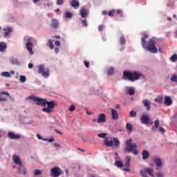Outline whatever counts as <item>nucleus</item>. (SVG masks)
I'll return each mask as SVG.
<instances>
[{
    "label": "nucleus",
    "instance_id": "nucleus-1",
    "mask_svg": "<svg viewBox=\"0 0 177 177\" xmlns=\"http://www.w3.org/2000/svg\"><path fill=\"white\" fill-rule=\"evenodd\" d=\"M28 99L33 100L37 106H41V107H44L42 111L47 114H52V113H53V109L56 106V102L55 101L48 102L46 100L39 98L35 95H30L28 97Z\"/></svg>",
    "mask_w": 177,
    "mask_h": 177
},
{
    "label": "nucleus",
    "instance_id": "nucleus-2",
    "mask_svg": "<svg viewBox=\"0 0 177 177\" xmlns=\"http://www.w3.org/2000/svg\"><path fill=\"white\" fill-rule=\"evenodd\" d=\"M147 39H149L148 35H145L141 38V45L142 48L145 49V50H148V52H150L151 53H156L157 52V47H156L154 40L153 39H150L147 43H146Z\"/></svg>",
    "mask_w": 177,
    "mask_h": 177
},
{
    "label": "nucleus",
    "instance_id": "nucleus-3",
    "mask_svg": "<svg viewBox=\"0 0 177 177\" xmlns=\"http://www.w3.org/2000/svg\"><path fill=\"white\" fill-rule=\"evenodd\" d=\"M143 77V74L139 71H124L123 72V75L122 76V80H128L131 82H135V81H138L139 78Z\"/></svg>",
    "mask_w": 177,
    "mask_h": 177
},
{
    "label": "nucleus",
    "instance_id": "nucleus-4",
    "mask_svg": "<svg viewBox=\"0 0 177 177\" xmlns=\"http://www.w3.org/2000/svg\"><path fill=\"white\" fill-rule=\"evenodd\" d=\"M125 151L127 153H133L134 156H138L139 154V151H138V145L136 143L132 144V139L127 140L125 142Z\"/></svg>",
    "mask_w": 177,
    "mask_h": 177
},
{
    "label": "nucleus",
    "instance_id": "nucleus-5",
    "mask_svg": "<svg viewBox=\"0 0 177 177\" xmlns=\"http://www.w3.org/2000/svg\"><path fill=\"white\" fill-rule=\"evenodd\" d=\"M104 143L107 147H113V145H114L115 147L120 149V140H118V138H113V140H109V138L106 137L104 139Z\"/></svg>",
    "mask_w": 177,
    "mask_h": 177
},
{
    "label": "nucleus",
    "instance_id": "nucleus-6",
    "mask_svg": "<svg viewBox=\"0 0 177 177\" xmlns=\"http://www.w3.org/2000/svg\"><path fill=\"white\" fill-rule=\"evenodd\" d=\"M38 73L41 74L44 78H48L50 75L49 68H45V65L41 64L39 66Z\"/></svg>",
    "mask_w": 177,
    "mask_h": 177
},
{
    "label": "nucleus",
    "instance_id": "nucleus-7",
    "mask_svg": "<svg viewBox=\"0 0 177 177\" xmlns=\"http://www.w3.org/2000/svg\"><path fill=\"white\" fill-rule=\"evenodd\" d=\"M34 44V38L30 37L27 39L26 46L28 51H29L30 55H33L34 51H32V44Z\"/></svg>",
    "mask_w": 177,
    "mask_h": 177
},
{
    "label": "nucleus",
    "instance_id": "nucleus-8",
    "mask_svg": "<svg viewBox=\"0 0 177 177\" xmlns=\"http://www.w3.org/2000/svg\"><path fill=\"white\" fill-rule=\"evenodd\" d=\"M62 174H63V172L59 167H53L51 169V176L59 177Z\"/></svg>",
    "mask_w": 177,
    "mask_h": 177
},
{
    "label": "nucleus",
    "instance_id": "nucleus-9",
    "mask_svg": "<svg viewBox=\"0 0 177 177\" xmlns=\"http://www.w3.org/2000/svg\"><path fill=\"white\" fill-rule=\"evenodd\" d=\"M8 97H11L10 94L8 91H1L0 92V99H3L1 102H6L8 100Z\"/></svg>",
    "mask_w": 177,
    "mask_h": 177
},
{
    "label": "nucleus",
    "instance_id": "nucleus-10",
    "mask_svg": "<svg viewBox=\"0 0 177 177\" xmlns=\"http://www.w3.org/2000/svg\"><path fill=\"white\" fill-rule=\"evenodd\" d=\"M140 120L141 121V124H144L145 125L150 124V117L147 115H142Z\"/></svg>",
    "mask_w": 177,
    "mask_h": 177
},
{
    "label": "nucleus",
    "instance_id": "nucleus-11",
    "mask_svg": "<svg viewBox=\"0 0 177 177\" xmlns=\"http://www.w3.org/2000/svg\"><path fill=\"white\" fill-rule=\"evenodd\" d=\"M142 104L147 111H150V110H151V102L150 100L145 99L142 101Z\"/></svg>",
    "mask_w": 177,
    "mask_h": 177
},
{
    "label": "nucleus",
    "instance_id": "nucleus-12",
    "mask_svg": "<svg viewBox=\"0 0 177 177\" xmlns=\"http://www.w3.org/2000/svg\"><path fill=\"white\" fill-rule=\"evenodd\" d=\"M80 13L81 17H82L83 19H85L88 17V15H89V10H88L86 8H82Z\"/></svg>",
    "mask_w": 177,
    "mask_h": 177
},
{
    "label": "nucleus",
    "instance_id": "nucleus-13",
    "mask_svg": "<svg viewBox=\"0 0 177 177\" xmlns=\"http://www.w3.org/2000/svg\"><path fill=\"white\" fill-rule=\"evenodd\" d=\"M12 161L15 162L17 165H19L20 167H21V160H20V158L17 155H14L12 156Z\"/></svg>",
    "mask_w": 177,
    "mask_h": 177
},
{
    "label": "nucleus",
    "instance_id": "nucleus-14",
    "mask_svg": "<svg viewBox=\"0 0 177 177\" xmlns=\"http://www.w3.org/2000/svg\"><path fill=\"white\" fill-rule=\"evenodd\" d=\"M153 162L157 167V169H159L160 167H162V161L160 158H156L153 159Z\"/></svg>",
    "mask_w": 177,
    "mask_h": 177
},
{
    "label": "nucleus",
    "instance_id": "nucleus-15",
    "mask_svg": "<svg viewBox=\"0 0 177 177\" xmlns=\"http://www.w3.org/2000/svg\"><path fill=\"white\" fill-rule=\"evenodd\" d=\"M3 31H5L3 37H5V38H9V34L13 32V29L11 27H7L3 28Z\"/></svg>",
    "mask_w": 177,
    "mask_h": 177
},
{
    "label": "nucleus",
    "instance_id": "nucleus-16",
    "mask_svg": "<svg viewBox=\"0 0 177 177\" xmlns=\"http://www.w3.org/2000/svg\"><path fill=\"white\" fill-rule=\"evenodd\" d=\"M97 122H98V124H100V122H106V115L104 113L100 114Z\"/></svg>",
    "mask_w": 177,
    "mask_h": 177
},
{
    "label": "nucleus",
    "instance_id": "nucleus-17",
    "mask_svg": "<svg viewBox=\"0 0 177 177\" xmlns=\"http://www.w3.org/2000/svg\"><path fill=\"white\" fill-rule=\"evenodd\" d=\"M70 5L72 6V8H74V9H78V8H80V2H78L77 0L71 1Z\"/></svg>",
    "mask_w": 177,
    "mask_h": 177
},
{
    "label": "nucleus",
    "instance_id": "nucleus-18",
    "mask_svg": "<svg viewBox=\"0 0 177 177\" xmlns=\"http://www.w3.org/2000/svg\"><path fill=\"white\" fill-rule=\"evenodd\" d=\"M8 137L10 139H20V135H19V134L16 135L12 132H8Z\"/></svg>",
    "mask_w": 177,
    "mask_h": 177
},
{
    "label": "nucleus",
    "instance_id": "nucleus-19",
    "mask_svg": "<svg viewBox=\"0 0 177 177\" xmlns=\"http://www.w3.org/2000/svg\"><path fill=\"white\" fill-rule=\"evenodd\" d=\"M142 160H146L149 157H150V153L147 150H143L142 152Z\"/></svg>",
    "mask_w": 177,
    "mask_h": 177
},
{
    "label": "nucleus",
    "instance_id": "nucleus-20",
    "mask_svg": "<svg viewBox=\"0 0 177 177\" xmlns=\"http://www.w3.org/2000/svg\"><path fill=\"white\" fill-rule=\"evenodd\" d=\"M165 106H171V104H172V99H171V97H165Z\"/></svg>",
    "mask_w": 177,
    "mask_h": 177
},
{
    "label": "nucleus",
    "instance_id": "nucleus-21",
    "mask_svg": "<svg viewBox=\"0 0 177 177\" xmlns=\"http://www.w3.org/2000/svg\"><path fill=\"white\" fill-rule=\"evenodd\" d=\"M111 115L113 120H118V112L115 109L111 110Z\"/></svg>",
    "mask_w": 177,
    "mask_h": 177
},
{
    "label": "nucleus",
    "instance_id": "nucleus-22",
    "mask_svg": "<svg viewBox=\"0 0 177 177\" xmlns=\"http://www.w3.org/2000/svg\"><path fill=\"white\" fill-rule=\"evenodd\" d=\"M50 27L52 28H57L59 27V22L56 19H52Z\"/></svg>",
    "mask_w": 177,
    "mask_h": 177
},
{
    "label": "nucleus",
    "instance_id": "nucleus-23",
    "mask_svg": "<svg viewBox=\"0 0 177 177\" xmlns=\"http://www.w3.org/2000/svg\"><path fill=\"white\" fill-rule=\"evenodd\" d=\"M8 48L6 43L0 42V52H5V50Z\"/></svg>",
    "mask_w": 177,
    "mask_h": 177
},
{
    "label": "nucleus",
    "instance_id": "nucleus-24",
    "mask_svg": "<svg viewBox=\"0 0 177 177\" xmlns=\"http://www.w3.org/2000/svg\"><path fill=\"white\" fill-rule=\"evenodd\" d=\"M126 168H129L131 167V157L126 156V163L124 164Z\"/></svg>",
    "mask_w": 177,
    "mask_h": 177
},
{
    "label": "nucleus",
    "instance_id": "nucleus-25",
    "mask_svg": "<svg viewBox=\"0 0 177 177\" xmlns=\"http://www.w3.org/2000/svg\"><path fill=\"white\" fill-rule=\"evenodd\" d=\"M127 93L130 96H133V95H135V88H132V87H129V89H128Z\"/></svg>",
    "mask_w": 177,
    "mask_h": 177
},
{
    "label": "nucleus",
    "instance_id": "nucleus-26",
    "mask_svg": "<svg viewBox=\"0 0 177 177\" xmlns=\"http://www.w3.org/2000/svg\"><path fill=\"white\" fill-rule=\"evenodd\" d=\"M120 45H125V44H127V39H125V37H124V35L120 37Z\"/></svg>",
    "mask_w": 177,
    "mask_h": 177
},
{
    "label": "nucleus",
    "instance_id": "nucleus-27",
    "mask_svg": "<svg viewBox=\"0 0 177 177\" xmlns=\"http://www.w3.org/2000/svg\"><path fill=\"white\" fill-rule=\"evenodd\" d=\"M140 175H142V176H144V177L147 176V169H141L140 171Z\"/></svg>",
    "mask_w": 177,
    "mask_h": 177
},
{
    "label": "nucleus",
    "instance_id": "nucleus-28",
    "mask_svg": "<svg viewBox=\"0 0 177 177\" xmlns=\"http://www.w3.org/2000/svg\"><path fill=\"white\" fill-rule=\"evenodd\" d=\"M65 17H66V19H73V12L66 11L65 12Z\"/></svg>",
    "mask_w": 177,
    "mask_h": 177
},
{
    "label": "nucleus",
    "instance_id": "nucleus-29",
    "mask_svg": "<svg viewBox=\"0 0 177 177\" xmlns=\"http://www.w3.org/2000/svg\"><path fill=\"white\" fill-rule=\"evenodd\" d=\"M126 129L127 131H129V132H132L133 128L132 127V124L131 123H127L126 124Z\"/></svg>",
    "mask_w": 177,
    "mask_h": 177
},
{
    "label": "nucleus",
    "instance_id": "nucleus-30",
    "mask_svg": "<svg viewBox=\"0 0 177 177\" xmlns=\"http://www.w3.org/2000/svg\"><path fill=\"white\" fill-rule=\"evenodd\" d=\"M153 172H154V171L151 168L147 169V174H149L150 176L154 177V174Z\"/></svg>",
    "mask_w": 177,
    "mask_h": 177
},
{
    "label": "nucleus",
    "instance_id": "nucleus-31",
    "mask_svg": "<svg viewBox=\"0 0 177 177\" xmlns=\"http://www.w3.org/2000/svg\"><path fill=\"white\" fill-rule=\"evenodd\" d=\"M155 102H156L157 103H162V102H164V98L162 97V96H160L158 98L155 99Z\"/></svg>",
    "mask_w": 177,
    "mask_h": 177
},
{
    "label": "nucleus",
    "instance_id": "nucleus-32",
    "mask_svg": "<svg viewBox=\"0 0 177 177\" xmlns=\"http://www.w3.org/2000/svg\"><path fill=\"white\" fill-rule=\"evenodd\" d=\"M115 165L118 167V168H121L122 167H124V165L121 161H115Z\"/></svg>",
    "mask_w": 177,
    "mask_h": 177
},
{
    "label": "nucleus",
    "instance_id": "nucleus-33",
    "mask_svg": "<svg viewBox=\"0 0 177 177\" xmlns=\"http://www.w3.org/2000/svg\"><path fill=\"white\" fill-rule=\"evenodd\" d=\"M10 63H12V64H19V60L16 58L12 57L10 59Z\"/></svg>",
    "mask_w": 177,
    "mask_h": 177
},
{
    "label": "nucleus",
    "instance_id": "nucleus-34",
    "mask_svg": "<svg viewBox=\"0 0 177 177\" xmlns=\"http://www.w3.org/2000/svg\"><path fill=\"white\" fill-rule=\"evenodd\" d=\"M17 169H18V172L19 174H22V175H26V169H24L21 170V167H17Z\"/></svg>",
    "mask_w": 177,
    "mask_h": 177
},
{
    "label": "nucleus",
    "instance_id": "nucleus-35",
    "mask_svg": "<svg viewBox=\"0 0 177 177\" xmlns=\"http://www.w3.org/2000/svg\"><path fill=\"white\" fill-rule=\"evenodd\" d=\"M107 74L108 75H113V74H114V68L113 67L109 68L108 70Z\"/></svg>",
    "mask_w": 177,
    "mask_h": 177
},
{
    "label": "nucleus",
    "instance_id": "nucleus-36",
    "mask_svg": "<svg viewBox=\"0 0 177 177\" xmlns=\"http://www.w3.org/2000/svg\"><path fill=\"white\" fill-rule=\"evenodd\" d=\"M115 15V10H112L111 11H109L108 12V15L109 16V17H113V16H114Z\"/></svg>",
    "mask_w": 177,
    "mask_h": 177
},
{
    "label": "nucleus",
    "instance_id": "nucleus-37",
    "mask_svg": "<svg viewBox=\"0 0 177 177\" xmlns=\"http://www.w3.org/2000/svg\"><path fill=\"white\" fill-rule=\"evenodd\" d=\"M2 77H10V73L9 72H3L1 73Z\"/></svg>",
    "mask_w": 177,
    "mask_h": 177
},
{
    "label": "nucleus",
    "instance_id": "nucleus-38",
    "mask_svg": "<svg viewBox=\"0 0 177 177\" xmlns=\"http://www.w3.org/2000/svg\"><path fill=\"white\" fill-rule=\"evenodd\" d=\"M171 81H172L173 82H177V75H174L171 77Z\"/></svg>",
    "mask_w": 177,
    "mask_h": 177
},
{
    "label": "nucleus",
    "instance_id": "nucleus-39",
    "mask_svg": "<svg viewBox=\"0 0 177 177\" xmlns=\"http://www.w3.org/2000/svg\"><path fill=\"white\" fill-rule=\"evenodd\" d=\"M170 59L171 60V62H176V60H177V55L176 54L173 55L171 57Z\"/></svg>",
    "mask_w": 177,
    "mask_h": 177
},
{
    "label": "nucleus",
    "instance_id": "nucleus-40",
    "mask_svg": "<svg viewBox=\"0 0 177 177\" xmlns=\"http://www.w3.org/2000/svg\"><path fill=\"white\" fill-rule=\"evenodd\" d=\"M107 136V133H98L97 134V136H98V138H106V136Z\"/></svg>",
    "mask_w": 177,
    "mask_h": 177
},
{
    "label": "nucleus",
    "instance_id": "nucleus-41",
    "mask_svg": "<svg viewBox=\"0 0 177 177\" xmlns=\"http://www.w3.org/2000/svg\"><path fill=\"white\" fill-rule=\"evenodd\" d=\"M19 80H20L21 82H26L27 78L26 77V76L21 75Z\"/></svg>",
    "mask_w": 177,
    "mask_h": 177
},
{
    "label": "nucleus",
    "instance_id": "nucleus-42",
    "mask_svg": "<svg viewBox=\"0 0 177 177\" xmlns=\"http://www.w3.org/2000/svg\"><path fill=\"white\" fill-rule=\"evenodd\" d=\"M129 115L130 117L133 118V117H136V112L135 111H131L129 113Z\"/></svg>",
    "mask_w": 177,
    "mask_h": 177
},
{
    "label": "nucleus",
    "instance_id": "nucleus-43",
    "mask_svg": "<svg viewBox=\"0 0 177 177\" xmlns=\"http://www.w3.org/2000/svg\"><path fill=\"white\" fill-rule=\"evenodd\" d=\"M41 174H42V172L41 171V170L39 169H37L34 171V174L37 176L38 175H41Z\"/></svg>",
    "mask_w": 177,
    "mask_h": 177
},
{
    "label": "nucleus",
    "instance_id": "nucleus-44",
    "mask_svg": "<svg viewBox=\"0 0 177 177\" xmlns=\"http://www.w3.org/2000/svg\"><path fill=\"white\" fill-rule=\"evenodd\" d=\"M82 26L83 27H88V22L86 21V19H84L82 21Z\"/></svg>",
    "mask_w": 177,
    "mask_h": 177
},
{
    "label": "nucleus",
    "instance_id": "nucleus-45",
    "mask_svg": "<svg viewBox=\"0 0 177 177\" xmlns=\"http://www.w3.org/2000/svg\"><path fill=\"white\" fill-rule=\"evenodd\" d=\"M154 125H155V128H158V127H159V125H160V120H156L155 121Z\"/></svg>",
    "mask_w": 177,
    "mask_h": 177
},
{
    "label": "nucleus",
    "instance_id": "nucleus-46",
    "mask_svg": "<svg viewBox=\"0 0 177 177\" xmlns=\"http://www.w3.org/2000/svg\"><path fill=\"white\" fill-rule=\"evenodd\" d=\"M64 3V0H57V5H63Z\"/></svg>",
    "mask_w": 177,
    "mask_h": 177
},
{
    "label": "nucleus",
    "instance_id": "nucleus-47",
    "mask_svg": "<svg viewBox=\"0 0 177 177\" xmlns=\"http://www.w3.org/2000/svg\"><path fill=\"white\" fill-rule=\"evenodd\" d=\"M156 175L158 177H162V176H164V173H162V171H159V172L156 173Z\"/></svg>",
    "mask_w": 177,
    "mask_h": 177
},
{
    "label": "nucleus",
    "instance_id": "nucleus-48",
    "mask_svg": "<svg viewBox=\"0 0 177 177\" xmlns=\"http://www.w3.org/2000/svg\"><path fill=\"white\" fill-rule=\"evenodd\" d=\"M75 110V105H71L69 108V111H74Z\"/></svg>",
    "mask_w": 177,
    "mask_h": 177
},
{
    "label": "nucleus",
    "instance_id": "nucleus-49",
    "mask_svg": "<svg viewBox=\"0 0 177 177\" xmlns=\"http://www.w3.org/2000/svg\"><path fill=\"white\" fill-rule=\"evenodd\" d=\"M159 131L161 132V133H165V129L162 127H159Z\"/></svg>",
    "mask_w": 177,
    "mask_h": 177
},
{
    "label": "nucleus",
    "instance_id": "nucleus-50",
    "mask_svg": "<svg viewBox=\"0 0 177 177\" xmlns=\"http://www.w3.org/2000/svg\"><path fill=\"white\" fill-rule=\"evenodd\" d=\"M116 13H117L118 15H120V16L122 17V10H116Z\"/></svg>",
    "mask_w": 177,
    "mask_h": 177
},
{
    "label": "nucleus",
    "instance_id": "nucleus-51",
    "mask_svg": "<svg viewBox=\"0 0 177 177\" xmlns=\"http://www.w3.org/2000/svg\"><path fill=\"white\" fill-rule=\"evenodd\" d=\"M103 28H104V26L103 25H100L98 27L99 31H103Z\"/></svg>",
    "mask_w": 177,
    "mask_h": 177
},
{
    "label": "nucleus",
    "instance_id": "nucleus-52",
    "mask_svg": "<svg viewBox=\"0 0 177 177\" xmlns=\"http://www.w3.org/2000/svg\"><path fill=\"white\" fill-rule=\"evenodd\" d=\"M55 45H56V46H60V41L59 40H56L55 41Z\"/></svg>",
    "mask_w": 177,
    "mask_h": 177
},
{
    "label": "nucleus",
    "instance_id": "nucleus-53",
    "mask_svg": "<svg viewBox=\"0 0 177 177\" xmlns=\"http://www.w3.org/2000/svg\"><path fill=\"white\" fill-rule=\"evenodd\" d=\"M53 44V41H52V39H49L48 41V46Z\"/></svg>",
    "mask_w": 177,
    "mask_h": 177
},
{
    "label": "nucleus",
    "instance_id": "nucleus-54",
    "mask_svg": "<svg viewBox=\"0 0 177 177\" xmlns=\"http://www.w3.org/2000/svg\"><path fill=\"white\" fill-rule=\"evenodd\" d=\"M84 66H86V68L89 67V62H88L84 61Z\"/></svg>",
    "mask_w": 177,
    "mask_h": 177
},
{
    "label": "nucleus",
    "instance_id": "nucleus-55",
    "mask_svg": "<svg viewBox=\"0 0 177 177\" xmlns=\"http://www.w3.org/2000/svg\"><path fill=\"white\" fill-rule=\"evenodd\" d=\"M46 140H48L50 143H51V142H55V138H50V139H47Z\"/></svg>",
    "mask_w": 177,
    "mask_h": 177
},
{
    "label": "nucleus",
    "instance_id": "nucleus-56",
    "mask_svg": "<svg viewBox=\"0 0 177 177\" xmlns=\"http://www.w3.org/2000/svg\"><path fill=\"white\" fill-rule=\"evenodd\" d=\"M55 53L56 55H57V53H59V48H55Z\"/></svg>",
    "mask_w": 177,
    "mask_h": 177
},
{
    "label": "nucleus",
    "instance_id": "nucleus-57",
    "mask_svg": "<svg viewBox=\"0 0 177 177\" xmlns=\"http://www.w3.org/2000/svg\"><path fill=\"white\" fill-rule=\"evenodd\" d=\"M32 67H34V65H32V64L30 63L28 64V68H32Z\"/></svg>",
    "mask_w": 177,
    "mask_h": 177
},
{
    "label": "nucleus",
    "instance_id": "nucleus-58",
    "mask_svg": "<svg viewBox=\"0 0 177 177\" xmlns=\"http://www.w3.org/2000/svg\"><path fill=\"white\" fill-rule=\"evenodd\" d=\"M102 15H103L104 16H106V15H107V11L103 10V11L102 12Z\"/></svg>",
    "mask_w": 177,
    "mask_h": 177
},
{
    "label": "nucleus",
    "instance_id": "nucleus-59",
    "mask_svg": "<svg viewBox=\"0 0 177 177\" xmlns=\"http://www.w3.org/2000/svg\"><path fill=\"white\" fill-rule=\"evenodd\" d=\"M49 48H50V49H55V46L53 45V44H50V45L49 46Z\"/></svg>",
    "mask_w": 177,
    "mask_h": 177
},
{
    "label": "nucleus",
    "instance_id": "nucleus-60",
    "mask_svg": "<svg viewBox=\"0 0 177 177\" xmlns=\"http://www.w3.org/2000/svg\"><path fill=\"white\" fill-rule=\"evenodd\" d=\"M55 131L57 132V133H59V135H62V131H59L57 129H55Z\"/></svg>",
    "mask_w": 177,
    "mask_h": 177
},
{
    "label": "nucleus",
    "instance_id": "nucleus-61",
    "mask_svg": "<svg viewBox=\"0 0 177 177\" xmlns=\"http://www.w3.org/2000/svg\"><path fill=\"white\" fill-rule=\"evenodd\" d=\"M124 171H125L126 172H129V169H128V167H126L124 169Z\"/></svg>",
    "mask_w": 177,
    "mask_h": 177
},
{
    "label": "nucleus",
    "instance_id": "nucleus-62",
    "mask_svg": "<svg viewBox=\"0 0 177 177\" xmlns=\"http://www.w3.org/2000/svg\"><path fill=\"white\" fill-rule=\"evenodd\" d=\"M55 38H56L57 39H60V36L59 35H55Z\"/></svg>",
    "mask_w": 177,
    "mask_h": 177
},
{
    "label": "nucleus",
    "instance_id": "nucleus-63",
    "mask_svg": "<svg viewBox=\"0 0 177 177\" xmlns=\"http://www.w3.org/2000/svg\"><path fill=\"white\" fill-rule=\"evenodd\" d=\"M120 107H121V105H120V104H116V109H120Z\"/></svg>",
    "mask_w": 177,
    "mask_h": 177
},
{
    "label": "nucleus",
    "instance_id": "nucleus-64",
    "mask_svg": "<svg viewBox=\"0 0 177 177\" xmlns=\"http://www.w3.org/2000/svg\"><path fill=\"white\" fill-rule=\"evenodd\" d=\"M167 20L168 21H171L172 20V18H171V17H168Z\"/></svg>",
    "mask_w": 177,
    "mask_h": 177
}]
</instances>
